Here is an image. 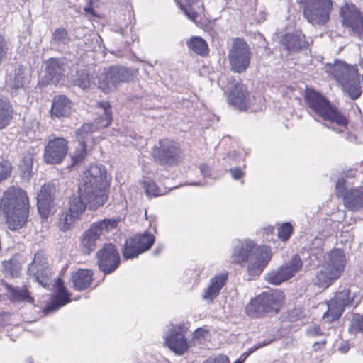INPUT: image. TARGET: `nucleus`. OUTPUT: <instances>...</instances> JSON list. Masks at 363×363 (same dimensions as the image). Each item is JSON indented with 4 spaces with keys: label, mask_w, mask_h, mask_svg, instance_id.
<instances>
[{
    "label": "nucleus",
    "mask_w": 363,
    "mask_h": 363,
    "mask_svg": "<svg viewBox=\"0 0 363 363\" xmlns=\"http://www.w3.org/2000/svg\"><path fill=\"white\" fill-rule=\"evenodd\" d=\"M106 178V169L101 164L91 165L84 172L79 195L70 199L69 208L60 215V230L65 232L74 228L86 206L94 210L105 203L107 199Z\"/></svg>",
    "instance_id": "f257e3e1"
},
{
    "label": "nucleus",
    "mask_w": 363,
    "mask_h": 363,
    "mask_svg": "<svg viewBox=\"0 0 363 363\" xmlns=\"http://www.w3.org/2000/svg\"><path fill=\"white\" fill-rule=\"evenodd\" d=\"M272 257V252L267 245L257 246L251 240H237L232 248L231 259L235 263L247 266L251 277L259 276Z\"/></svg>",
    "instance_id": "f03ea898"
},
{
    "label": "nucleus",
    "mask_w": 363,
    "mask_h": 363,
    "mask_svg": "<svg viewBox=\"0 0 363 363\" xmlns=\"http://www.w3.org/2000/svg\"><path fill=\"white\" fill-rule=\"evenodd\" d=\"M28 212L29 201L25 191L11 186L3 193L0 199V213L5 217L10 230L21 228L27 222Z\"/></svg>",
    "instance_id": "7ed1b4c3"
},
{
    "label": "nucleus",
    "mask_w": 363,
    "mask_h": 363,
    "mask_svg": "<svg viewBox=\"0 0 363 363\" xmlns=\"http://www.w3.org/2000/svg\"><path fill=\"white\" fill-rule=\"evenodd\" d=\"M305 100L311 111L328 123L326 126L337 133L344 134L346 140L353 142L355 138L348 133L347 118L332 106L330 101L313 89H306Z\"/></svg>",
    "instance_id": "20e7f679"
},
{
    "label": "nucleus",
    "mask_w": 363,
    "mask_h": 363,
    "mask_svg": "<svg viewBox=\"0 0 363 363\" xmlns=\"http://www.w3.org/2000/svg\"><path fill=\"white\" fill-rule=\"evenodd\" d=\"M325 70L351 99L355 100L360 96L362 89L357 65H350L340 60H335L333 63H327Z\"/></svg>",
    "instance_id": "39448f33"
},
{
    "label": "nucleus",
    "mask_w": 363,
    "mask_h": 363,
    "mask_svg": "<svg viewBox=\"0 0 363 363\" xmlns=\"http://www.w3.org/2000/svg\"><path fill=\"white\" fill-rule=\"evenodd\" d=\"M346 259L340 249H333L323 257L321 268L317 272L315 284L320 287L327 288L338 279L343 272Z\"/></svg>",
    "instance_id": "423d86ee"
},
{
    "label": "nucleus",
    "mask_w": 363,
    "mask_h": 363,
    "mask_svg": "<svg viewBox=\"0 0 363 363\" xmlns=\"http://www.w3.org/2000/svg\"><path fill=\"white\" fill-rule=\"evenodd\" d=\"M284 300V294L280 291L263 292L251 299L245 307V313L251 318H262L269 313H278Z\"/></svg>",
    "instance_id": "0eeeda50"
},
{
    "label": "nucleus",
    "mask_w": 363,
    "mask_h": 363,
    "mask_svg": "<svg viewBox=\"0 0 363 363\" xmlns=\"http://www.w3.org/2000/svg\"><path fill=\"white\" fill-rule=\"evenodd\" d=\"M97 115L98 117L95 119L94 123H84L76 130L75 135L78 143L92 146L94 144L92 134L99 129L106 128L111 124V109L108 102L102 101L98 104Z\"/></svg>",
    "instance_id": "6e6552de"
},
{
    "label": "nucleus",
    "mask_w": 363,
    "mask_h": 363,
    "mask_svg": "<svg viewBox=\"0 0 363 363\" xmlns=\"http://www.w3.org/2000/svg\"><path fill=\"white\" fill-rule=\"evenodd\" d=\"M118 223L116 219H104L92 223L81 237L82 251L85 254H90L96 249L101 236L116 229Z\"/></svg>",
    "instance_id": "1a4fd4ad"
},
{
    "label": "nucleus",
    "mask_w": 363,
    "mask_h": 363,
    "mask_svg": "<svg viewBox=\"0 0 363 363\" xmlns=\"http://www.w3.org/2000/svg\"><path fill=\"white\" fill-rule=\"evenodd\" d=\"M303 16L312 24L324 25L330 19L332 0H300Z\"/></svg>",
    "instance_id": "9d476101"
},
{
    "label": "nucleus",
    "mask_w": 363,
    "mask_h": 363,
    "mask_svg": "<svg viewBox=\"0 0 363 363\" xmlns=\"http://www.w3.org/2000/svg\"><path fill=\"white\" fill-rule=\"evenodd\" d=\"M354 293L351 294V289L344 288L335 293L334 296L327 302L328 311L324 313L323 318L328 321H334L342 315L347 306L357 305L360 299L355 300Z\"/></svg>",
    "instance_id": "9b49d317"
},
{
    "label": "nucleus",
    "mask_w": 363,
    "mask_h": 363,
    "mask_svg": "<svg viewBox=\"0 0 363 363\" xmlns=\"http://www.w3.org/2000/svg\"><path fill=\"white\" fill-rule=\"evenodd\" d=\"M251 57V49L249 45L243 39H234L228 52L231 70L236 73L245 72L250 67Z\"/></svg>",
    "instance_id": "f8f14e48"
},
{
    "label": "nucleus",
    "mask_w": 363,
    "mask_h": 363,
    "mask_svg": "<svg viewBox=\"0 0 363 363\" xmlns=\"http://www.w3.org/2000/svg\"><path fill=\"white\" fill-rule=\"evenodd\" d=\"M152 156L161 165H175L181 160L182 151L179 145L167 138L160 139L152 150Z\"/></svg>",
    "instance_id": "ddd939ff"
},
{
    "label": "nucleus",
    "mask_w": 363,
    "mask_h": 363,
    "mask_svg": "<svg viewBox=\"0 0 363 363\" xmlns=\"http://www.w3.org/2000/svg\"><path fill=\"white\" fill-rule=\"evenodd\" d=\"M132 75L126 67L112 66L106 68L96 77L97 87L104 92L114 89L118 84L128 82Z\"/></svg>",
    "instance_id": "4468645a"
},
{
    "label": "nucleus",
    "mask_w": 363,
    "mask_h": 363,
    "mask_svg": "<svg viewBox=\"0 0 363 363\" xmlns=\"http://www.w3.org/2000/svg\"><path fill=\"white\" fill-rule=\"evenodd\" d=\"M335 190L337 196L342 199L347 209L351 211L363 209V186L347 189L346 181L344 179H338Z\"/></svg>",
    "instance_id": "2eb2a0df"
},
{
    "label": "nucleus",
    "mask_w": 363,
    "mask_h": 363,
    "mask_svg": "<svg viewBox=\"0 0 363 363\" xmlns=\"http://www.w3.org/2000/svg\"><path fill=\"white\" fill-rule=\"evenodd\" d=\"M155 236L150 233L145 232L135 235L126 240L123 250L125 259H134L140 254L148 250L154 244Z\"/></svg>",
    "instance_id": "dca6fc26"
},
{
    "label": "nucleus",
    "mask_w": 363,
    "mask_h": 363,
    "mask_svg": "<svg viewBox=\"0 0 363 363\" xmlns=\"http://www.w3.org/2000/svg\"><path fill=\"white\" fill-rule=\"evenodd\" d=\"M303 262L300 257L294 255L286 264L281 265L276 270H272L265 275V280L271 284L279 285L282 282L293 277L296 273L301 269Z\"/></svg>",
    "instance_id": "f3484780"
},
{
    "label": "nucleus",
    "mask_w": 363,
    "mask_h": 363,
    "mask_svg": "<svg viewBox=\"0 0 363 363\" xmlns=\"http://www.w3.org/2000/svg\"><path fill=\"white\" fill-rule=\"evenodd\" d=\"M187 327L184 324L172 325L169 327L165 335V343L174 354L182 356L189 347L185 337Z\"/></svg>",
    "instance_id": "a211bd4d"
},
{
    "label": "nucleus",
    "mask_w": 363,
    "mask_h": 363,
    "mask_svg": "<svg viewBox=\"0 0 363 363\" xmlns=\"http://www.w3.org/2000/svg\"><path fill=\"white\" fill-rule=\"evenodd\" d=\"M67 150V142L65 138L50 135L45 147L44 160L47 164H60L66 156Z\"/></svg>",
    "instance_id": "6ab92c4d"
},
{
    "label": "nucleus",
    "mask_w": 363,
    "mask_h": 363,
    "mask_svg": "<svg viewBox=\"0 0 363 363\" xmlns=\"http://www.w3.org/2000/svg\"><path fill=\"white\" fill-rule=\"evenodd\" d=\"M28 274L43 287L46 288L50 285L51 270L43 252L35 255L33 261L28 266Z\"/></svg>",
    "instance_id": "aec40b11"
},
{
    "label": "nucleus",
    "mask_w": 363,
    "mask_h": 363,
    "mask_svg": "<svg viewBox=\"0 0 363 363\" xmlns=\"http://www.w3.org/2000/svg\"><path fill=\"white\" fill-rule=\"evenodd\" d=\"M340 16L342 25L350 28L352 35L363 37V16L354 5L346 4L342 7Z\"/></svg>",
    "instance_id": "412c9836"
},
{
    "label": "nucleus",
    "mask_w": 363,
    "mask_h": 363,
    "mask_svg": "<svg viewBox=\"0 0 363 363\" xmlns=\"http://www.w3.org/2000/svg\"><path fill=\"white\" fill-rule=\"evenodd\" d=\"M99 269L105 274L114 272L120 263V256L112 244H106L97 253Z\"/></svg>",
    "instance_id": "4be33fe9"
},
{
    "label": "nucleus",
    "mask_w": 363,
    "mask_h": 363,
    "mask_svg": "<svg viewBox=\"0 0 363 363\" xmlns=\"http://www.w3.org/2000/svg\"><path fill=\"white\" fill-rule=\"evenodd\" d=\"M55 187L53 184H47L41 186L37 196L38 210L43 218H48L54 207Z\"/></svg>",
    "instance_id": "5701e85b"
},
{
    "label": "nucleus",
    "mask_w": 363,
    "mask_h": 363,
    "mask_svg": "<svg viewBox=\"0 0 363 363\" xmlns=\"http://www.w3.org/2000/svg\"><path fill=\"white\" fill-rule=\"evenodd\" d=\"M228 99L232 106L239 110H247L251 108V97L245 85L241 83L235 84L228 94Z\"/></svg>",
    "instance_id": "b1692460"
},
{
    "label": "nucleus",
    "mask_w": 363,
    "mask_h": 363,
    "mask_svg": "<svg viewBox=\"0 0 363 363\" xmlns=\"http://www.w3.org/2000/svg\"><path fill=\"white\" fill-rule=\"evenodd\" d=\"M228 273L225 272L213 277L209 281L208 287L203 291L201 297L203 301L212 303L219 295L220 290L226 284Z\"/></svg>",
    "instance_id": "393cba45"
},
{
    "label": "nucleus",
    "mask_w": 363,
    "mask_h": 363,
    "mask_svg": "<svg viewBox=\"0 0 363 363\" xmlns=\"http://www.w3.org/2000/svg\"><path fill=\"white\" fill-rule=\"evenodd\" d=\"M57 291L52 296L51 303L48 305L43 310L45 314L58 310L60 307L64 306L71 301L70 294L64 286L63 281L61 279H57L55 283Z\"/></svg>",
    "instance_id": "a878e982"
},
{
    "label": "nucleus",
    "mask_w": 363,
    "mask_h": 363,
    "mask_svg": "<svg viewBox=\"0 0 363 363\" xmlns=\"http://www.w3.org/2000/svg\"><path fill=\"white\" fill-rule=\"evenodd\" d=\"M303 38L304 35L301 32L287 33L283 37L281 43L289 52H296L307 46Z\"/></svg>",
    "instance_id": "bb28decb"
},
{
    "label": "nucleus",
    "mask_w": 363,
    "mask_h": 363,
    "mask_svg": "<svg viewBox=\"0 0 363 363\" xmlns=\"http://www.w3.org/2000/svg\"><path fill=\"white\" fill-rule=\"evenodd\" d=\"M92 281L93 272L91 270L80 269L72 275L73 287L77 291H83L87 289Z\"/></svg>",
    "instance_id": "cd10ccee"
},
{
    "label": "nucleus",
    "mask_w": 363,
    "mask_h": 363,
    "mask_svg": "<svg viewBox=\"0 0 363 363\" xmlns=\"http://www.w3.org/2000/svg\"><path fill=\"white\" fill-rule=\"evenodd\" d=\"M51 115L60 117H67L71 112V101L64 95L55 96L52 101Z\"/></svg>",
    "instance_id": "c85d7f7f"
},
{
    "label": "nucleus",
    "mask_w": 363,
    "mask_h": 363,
    "mask_svg": "<svg viewBox=\"0 0 363 363\" xmlns=\"http://www.w3.org/2000/svg\"><path fill=\"white\" fill-rule=\"evenodd\" d=\"M5 288L8 292V296L11 301L16 303L26 302L29 303L33 302V297L30 296L28 289L25 286L14 288L6 284Z\"/></svg>",
    "instance_id": "c756f323"
},
{
    "label": "nucleus",
    "mask_w": 363,
    "mask_h": 363,
    "mask_svg": "<svg viewBox=\"0 0 363 363\" xmlns=\"http://www.w3.org/2000/svg\"><path fill=\"white\" fill-rule=\"evenodd\" d=\"M45 72L52 82H57L65 72L64 65L57 59H50L47 62Z\"/></svg>",
    "instance_id": "7c9ffc66"
},
{
    "label": "nucleus",
    "mask_w": 363,
    "mask_h": 363,
    "mask_svg": "<svg viewBox=\"0 0 363 363\" xmlns=\"http://www.w3.org/2000/svg\"><path fill=\"white\" fill-rule=\"evenodd\" d=\"M75 86L83 90L91 89L93 86H97V81L90 76L87 70H81L77 72L75 79L73 80Z\"/></svg>",
    "instance_id": "2f4dec72"
},
{
    "label": "nucleus",
    "mask_w": 363,
    "mask_h": 363,
    "mask_svg": "<svg viewBox=\"0 0 363 363\" xmlns=\"http://www.w3.org/2000/svg\"><path fill=\"white\" fill-rule=\"evenodd\" d=\"M18 167L21 177L26 179H30L33 173V155L30 153L23 155Z\"/></svg>",
    "instance_id": "473e14b6"
},
{
    "label": "nucleus",
    "mask_w": 363,
    "mask_h": 363,
    "mask_svg": "<svg viewBox=\"0 0 363 363\" xmlns=\"http://www.w3.org/2000/svg\"><path fill=\"white\" fill-rule=\"evenodd\" d=\"M13 111L9 103L0 99V129L6 127L11 119Z\"/></svg>",
    "instance_id": "72a5a7b5"
},
{
    "label": "nucleus",
    "mask_w": 363,
    "mask_h": 363,
    "mask_svg": "<svg viewBox=\"0 0 363 363\" xmlns=\"http://www.w3.org/2000/svg\"><path fill=\"white\" fill-rule=\"evenodd\" d=\"M187 44L189 48L198 55H205L208 53V45L200 37H192Z\"/></svg>",
    "instance_id": "f704fd0d"
},
{
    "label": "nucleus",
    "mask_w": 363,
    "mask_h": 363,
    "mask_svg": "<svg viewBox=\"0 0 363 363\" xmlns=\"http://www.w3.org/2000/svg\"><path fill=\"white\" fill-rule=\"evenodd\" d=\"M145 194L148 197L159 196L166 193V190L160 189L153 181L145 179L141 182Z\"/></svg>",
    "instance_id": "c9c22d12"
},
{
    "label": "nucleus",
    "mask_w": 363,
    "mask_h": 363,
    "mask_svg": "<svg viewBox=\"0 0 363 363\" xmlns=\"http://www.w3.org/2000/svg\"><path fill=\"white\" fill-rule=\"evenodd\" d=\"M348 332L350 335L363 333V315L355 313L350 320Z\"/></svg>",
    "instance_id": "e433bc0d"
},
{
    "label": "nucleus",
    "mask_w": 363,
    "mask_h": 363,
    "mask_svg": "<svg viewBox=\"0 0 363 363\" xmlns=\"http://www.w3.org/2000/svg\"><path fill=\"white\" fill-rule=\"evenodd\" d=\"M186 4L182 1H177L179 6L183 11L184 14L191 21L195 22L197 18V13L193 10L191 4H194L197 0H183Z\"/></svg>",
    "instance_id": "4c0bfd02"
},
{
    "label": "nucleus",
    "mask_w": 363,
    "mask_h": 363,
    "mask_svg": "<svg viewBox=\"0 0 363 363\" xmlns=\"http://www.w3.org/2000/svg\"><path fill=\"white\" fill-rule=\"evenodd\" d=\"M52 40L54 43L61 45H67L70 41V38L67 31L65 28H57L52 33Z\"/></svg>",
    "instance_id": "58836bf2"
},
{
    "label": "nucleus",
    "mask_w": 363,
    "mask_h": 363,
    "mask_svg": "<svg viewBox=\"0 0 363 363\" xmlns=\"http://www.w3.org/2000/svg\"><path fill=\"white\" fill-rule=\"evenodd\" d=\"M24 77L21 69L16 70L14 76L7 82L8 86L13 90H17L23 86Z\"/></svg>",
    "instance_id": "ea45409f"
},
{
    "label": "nucleus",
    "mask_w": 363,
    "mask_h": 363,
    "mask_svg": "<svg viewBox=\"0 0 363 363\" xmlns=\"http://www.w3.org/2000/svg\"><path fill=\"white\" fill-rule=\"evenodd\" d=\"M2 267L6 274L11 277H18L20 272V266L15 261H4L2 262Z\"/></svg>",
    "instance_id": "a19ab883"
},
{
    "label": "nucleus",
    "mask_w": 363,
    "mask_h": 363,
    "mask_svg": "<svg viewBox=\"0 0 363 363\" xmlns=\"http://www.w3.org/2000/svg\"><path fill=\"white\" fill-rule=\"evenodd\" d=\"M89 147V145L78 143V146L72 157L74 164L82 162L85 158Z\"/></svg>",
    "instance_id": "79ce46f5"
},
{
    "label": "nucleus",
    "mask_w": 363,
    "mask_h": 363,
    "mask_svg": "<svg viewBox=\"0 0 363 363\" xmlns=\"http://www.w3.org/2000/svg\"><path fill=\"white\" fill-rule=\"evenodd\" d=\"M293 228L291 223H284L278 230V235L283 241H286L291 236Z\"/></svg>",
    "instance_id": "37998d69"
},
{
    "label": "nucleus",
    "mask_w": 363,
    "mask_h": 363,
    "mask_svg": "<svg viewBox=\"0 0 363 363\" xmlns=\"http://www.w3.org/2000/svg\"><path fill=\"white\" fill-rule=\"evenodd\" d=\"M11 169V164L9 162H0V182L6 179L10 176Z\"/></svg>",
    "instance_id": "c03bdc74"
},
{
    "label": "nucleus",
    "mask_w": 363,
    "mask_h": 363,
    "mask_svg": "<svg viewBox=\"0 0 363 363\" xmlns=\"http://www.w3.org/2000/svg\"><path fill=\"white\" fill-rule=\"evenodd\" d=\"M9 51V45L3 35H0V65L6 58Z\"/></svg>",
    "instance_id": "a18cd8bd"
},
{
    "label": "nucleus",
    "mask_w": 363,
    "mask_h": 363,
    "mask_svg": "<svg viewBox=\"0 0 363 363\" xmlns=\"http://www.w3.org/2000/svg\"><path fill=\"white\" fill-rule=\"evenodd\" d=\"M229 172L233 179L235 180H240L245 175V172H243V170L239 167L230 168L229 169Z\"/></svg>",
    "instance_id": "49530a36"
},
{
    "label": "nucleus",
    "mask_w": 363,
    "mask_h": 363,
    "mask_svg": "<svg viewBox=\"0 0 363 363\" xmlns=\"http://www.w3.org/2000/svg\"><path fill=\"white\" fill-rule=\"evenodd\" d=\"M203 363H230V360L226 355L221 354L215 358L208 359Z\"/></svg>",
    "instance_id": "de8ad7c7"
},
{
    "label": "nucleus",
    "mask_w": 363,
    "mask_h": 363,
    "mask_svg": "<svg viewBox=\"0 0 363 363\" xmlns=\"http://www.w3.org/2000/svg\"><path fill=\"white\" fill-rule=\"evenodd\" d=\"M357 174V169L350 168L342 172V177L340 179H344L346 181V178L352 179L354 178Z\"/></svg>",
    "instance_id": "09e8293b"
},
{
    "label": "nucleus",
    "mask_w": 363,
    "mask_h": 363,
    "mask_svg": "<svg viewBox=\"0 0 363 363\" xmlns=\"http://www.w3.org/2000/svg\"><path fill=\"white\" fill-rule=\"evenodd\" d=\"M201 174L204 177H209L211 175V168L205 164H202L199 166Z\"/></svg>",
    "instance_id": "8fccbe9b"
},
{
    "label": "nucleus",
    "mask_w": 363,
    "mask_h": 363,
    "mask_svg": "<svg viewBox=\"0 0 363 363\" xmlns=\"http://www.w3.org/2000/svg\"><path fill=\"white\" fill-rule=\"evenodd\" d=\"M308 333L313 336L319 335L321 334L320 328L318 325H313L308 329Z\"/></svg>",
    "instance_id": "3c124183"
},
{
    "label": "nucleus",
    "mask_w": 363,
    "mask_h": 363,
    "mask_svg": "<svg viewBox=\"0 0 363 363\" xmlns=\"http://www.w3.org/2000/svg\"><path fill=\"white\" fill-rule=\"evenodd\" d=\"M206 333V331L204 329L199 328L195 330L194 333V337L199 338L200 337H203Z\"/></svg>",
    "instance_id": "603ef678"
},
{
    "label": "nucleus",
    "mask_w": 363,
    "mask_h": 363,
    "mask_svg": "<svg viewBox=\"0 0 363 363\" xmlns=\"http://www.w3.org/2000/svg\"><path fill=\"white\" fill-rule=\"evenodd\" d=\"M132 30H133L132 26H130L129 28L128 26H126L125 28H121V29H120V32H121V35H123L125 37H126L128 35V31H129L131 33Z\"/></svg>",
    "instance_id": "864d4df0"
},
{
    "label": "nucleus",
    "mask_w": 363,
    "mask_h": 363,
    "mask_svg": "<svg viewBox=\"0 0 363 363\" xmlns=\"http://www.w3.org/2000/svg\"><path fill=\"white\" fill-rule=\"evenodd\" d=\"M272 340H264L263 342H258L257 343V348L259 349V348H262L266 345H268L269 344H270L272 342Z\"/></svg>",
    "instance_id": "5fc2aeb1"
},
{
    "label": "nucleus",
    "mask_w": 363,
    "mask_h": 363,
    "mask_svg": "<svg viewBox=\"0 0 363 363\" xmlns=\"http://www.w3.org/2000/svg\"><path fill=\"white\" fill-rule=\"evenodd\" d=\"M247 357V354H242L234 363H243Z\"/></svg>",
    "instance_id": "6e6d98bb"
},
{
    "label": "nucleus",
    "mask_w": 363,
    "mask_h": 363,
    "mask_svg": "<svg viewBox=\"0 0 363 363\" xmlns=\"http://www.w3.org/2000/svg\"><path fill=\"white\" fill-rule=\"evenodd\" d=\"M257 350H258V348H257V345H255L253 347L249 348L247 352H245V354H247L248 357L250 354H252Z\"/></svg>",
    "instance_id": "4d7b16f0"
},
{
    "label": "nucleus",
    "mask_w": 363,
    "mask_h": 363,
    "mask_svg": "<svg viewBox=\"0 0 363 363\" xmlns=\"http://www.w3.org/2000/svg\"><path fill=\"white\" fill-rule=\"evenodd\" d=\"M163 250V246H158L156 247V249L154 250L153 253L155 255H159L161 251Z\"/></svg>",
    "instance_id": "13d9d810"
},
{
    "label": "nucleus",
    "mask_w": 363,
    "mask_h": 363,
    "mask_svg": "<svg viewBox=\"0 0 363 363\" xmlns=\"http://www.w3.org/2000/svg\"><path fill=\"white\" fill-rule=\"evenodd\" d=\"M318 342H316V343H315V344L313 345V347H314L315 350H316V346H318Z\"/></svg>",
    "instance_id": "bf43d9fd"
},
{
    "label": "nucleus",
    "mask_w": 363,
    "mask_h": 363,
    "mask_svg": "<svg viewBox=\"0 0 363 363\" xmlns=\"http://www.w3.org/2000/svg\"><path fill=\"white\" fill-rule=\"evenodd\" d=\"M194 185L199 186V185H201V184L197 183V184H194Z\"/></svg>",
    "instance_id": "052dcab7"
}]
</instances>
